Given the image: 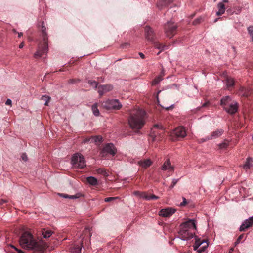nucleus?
Returning <instances> with one entry per match:
<instances>
[{
	"label": "nucleus",
	"mask_w": 253,
	"mask_h": 253,
	"mask_svg": "<svg viewBox=\"0 0 253 253\" xmlns=\"http://www.w3.org/2000/svg\"><path fill=\"white\" fill-rule=\"evenodd\" d=\"M20 245L28 250H34L38 253H42L46 248V245L37 242L29 232H24L19 239Z\"/></svg>",
	"instance_id": "f257e3e1"
},
{
	"label": "nucleus",
	"mask_w": 253,
	"mask_h": 253,
	"mask_svg": "<svg viewBox=\"0 0 253 253\" xmlns=\"http://www.w3.org/2000/svg\"><path fill=\"white\" fill-rule=\"evenodd\" d=\"M146 113L142 109L134 110L130 113L128 123L133 129H140L145 123Z\"/></svg>",
	"instance_id": "f03ea898"
},
{
	"label": "nucleus",
	"mask_w": 253,
	"mask_h": 253,
	"mask_svg": "<svg viewBox=\"0 0 253 253\" xmlns=\"http://www.w3.org/2000/svg\"><path fill=\"white\" fill-rule=\"evenodd\" d=\"M196 229V226L194 220L188 219L179 225V230L178 232V237L183 240H190L194 237V230Z\"/></svg>",
	"instance_id": "7ed1b4c3"
},
{
	"label": "nucleus",
	"mask_w": 253,
	"mask_h": 253,
	"mask_svg": "<svg viewBox=\"0 0 253 253\" xmlns=\"http://www.w3.org/2000/svg\"><path fill=\"white\" fill-rule=\"evenodd\" d=\"M40 26L41 27L43 40L38 44L37 51L34 55V57L35 58H40L42 55L46 53L48 50V37L45 31L46 27L44 22L43 21L42 22Z\"/></svg>",
	"instance_id": "20e7f679"
},
{
	"label": "nucleus",
	"mask_w": 253,
	"mask_h": 253,
	"mask_svg": "<svg viewBox=\"0 0 253 253\" xmlns=\"http://www.w3.org/2000/svg\"><path fill=\"white\" fill-rule=\"evenodd\" d=\"M145 35L146 39L153 43L154 46L157 49L160 50L158 55L164 50L165 45L156 40V35L154 30L149 26L145 27Z\"/></svg>",
	"instance_id": "39448f33"
},
{
	"label": "nucleus",
	"mask_w": 253,
	"mask_h": 253,
	"mask_svg": "<svg viewBox=\"0 0 253 253\" xmlns=\"http://www.w3.org/2000/svg\"><path fill=\"white\" fill-rule=\"evenodd\" d=\"M71 162L75 168L83 169L86 166L84 156L79 153L75 154L72 156Z\"/></svg>",
	"instance_id": "423d86ee"
},
{
	"label": "nucleus",
	"mask_w": 253,
	"mask_h": 253,
	"mask_svg": "<svg viewBox=\"0 0 253 253\" xmlns=\"http://www.w3.org/2000/svg\"><path fill=\"white\" fill-rule=\"evenodd\" d=\"M177 25L174 22L168 21L164 25V30L167 37H172L177 32Z\"/></svg>",
	"instance_id": "0eeeda50"
},
{
	"label": "nucleus",
	"mask_w": 253,
	"mask_h": 253,
	"mask_svg": "<svg viewBox=\"0 0 253 253\" xmlns=\"http://www.w3.org/2000/svg\"><path fill=\"white\" fill-rule=\"evenodd\" d=\"M186 135V132L183 126L176 128L171 134L172 139L173 141L178 140L179 138H183Z\"/></svg>",
	"instance_id": "6e6552de"
},
{
	"label": "nucleus",
	"mask_w": 253,
	"mask_h": 253,
	"mask_svg": "<svg viewBox=\"0 0 253 253\" xmlns=\"http://www.w3.org/2000/svg\"><path fill=\"white\" fill-rule=\"evenodd\" d=\"M116 153V149L114 145L111 143H108L102 149L101 152V156L105 157L107 154H109L114 156Z\"/></svg>",
	"instance_id": "1a4fd4ad"
},
{
	"label": "nucleus",
	"mask_w": 253,
	"mask_h": 253,
	"mask_svg": "<svg viewBox=\"0 0 253 253\" xmlns=\"http://www.w3.org/2000/svg\"><path fill=\"white\" fill-rule=\"evenodd\" d=\"M103 106L108 109H113L115 110H119L122 107V105L117 99L109 100L105 102Z\"/></svg>",
	"instance_id": "9d476101"
},
{
	"label": "nucleus",
	"mask_w": 253,
	"mask_h": 253,
	"mask_svg": "<svg viewBox=\"0 0 253 253\" xmlns=\"http://www.w3.org/2000/svg\"><path fill=\"white\" fill-rule=\"evenodd\" d=\"M176 210L172 208H164L161 210L159 215L164 217H169L175 213Z\"/></svg>",
	"instance_id": "9b49d317"
},
{
	"label": "nucleus",
	"mask_w": 253,
	"mask_h": 253,
	"mask_svg": "<svg viewBox=\"0 0 253 253\" xmlns=\"http://www.w3.org/2000/svg\"><path fill=\"white\" fill-rule=\"evenodd\" d=\"M239 105L236 102H234L229 104V107H224V109L229 114H235L238 110Z\"/></svg>",
	"instance_id": "f8f14e48"
},
{
	"label": "nucleus",
	"mask_w": 253,
	"mask_h": 253,
	"mask_svg": "<svg viewBox=\"0 0 253 253\" xmlns=\"http://www.w3.org/2000/svg\"><path fill=\"white\" fill-rule=\"evenodd\" d=\"M112 89L113 87L110 84L100 85L98 86V92L100 96H102L104 93L112 90Z\"/></svg>",
	"instance_id": "ddd939ff"
},
{
	"label": "nucleus",
	"mask_w": 253,
	"mask_h": 253,
	"mask_svg": "<svg viewBox=\"0 0 253 253\" xmlns=\"http://www.w3.org/2000/svg\"><path fill=\"white\" fill-rule=\"evenodd\" d=\"M253 225V216L246 219L240 227V231H245Z\"/></svg>",
	"instance_id": "4468645a"
},
{
	"label": "nucleus",
	"mask_w": 253,
	"mask_h": 253,
	"mask_svg": "<svg viewBox=\"0 0 253 253\" xmlns=\"http://www.w3.org/2000/svg\"><path fill=\"white\" fill-rule=\"evenodd\" d=\"M224 131L222 129H219L215 131L212 132L210 135L205 137V140H210L213 139L217 138L220 137L223 133Z\"/></svg>",
	"instance_id": "2eb2a0df"
},
{
	"label": "nucleus",
	"mask_w": 253,
	"mask_h": 253,
	"mask_svg": "<svg viewBox=\"0 0 253 253\" xmlns=\"http://www.w3.org/2000/svg\"><path fill=\"white\" fill-rule=\"evenodd\" d=\"M173 0H159L157 6L159 9H162L168 7L173 2Z\"/></svg>",
	"instance_id": "dca6fc26"
},
{
	"label": "nucleus",
	"mask_w": 253,
	"mask_h": 253,
	"mask_svg": "<svg viewBox=\"0 0 253 253\" xmlns=\"http://www.w3.org/2000/svg\"><path fill=\"white\" fill-rule=\"evenodd\" d=\"M162 169L163 170H169L170 171H174V167L171 165L169 159L166 160L162 167Z\"/></svg>",
	"instance_id": "f3484780"
},
{
	"label": "nucleus",
	"mask_w": 253,
	"mask_h": 253,
	"mask_svg": "<svg viewBox=\"0 0 253 253\" xmlns=\"http://www.w3.org/2000/svg\"><path fill=\"white\" fill-rule=\"evenodd\" d=\"M140 197L143 198L147 200H157L159 199V197L154 194L148 195L145 192H141Z\"/></svg>",
	"instance_id": "a211bd4d"
},
{
	"label": "nucleus",
	"mask_w": 253,
	"mask_h": 253,
	"mask_svg": "<svg viewBox=\"0 0 253 253\" xmlns=\"http://www.w3.org/2000/svg\"><path fill=\"white\" fill-rule=\"evenodd\" d=\"M102 141V137L100 136H92L89 138H86L85 142H94L96 144H99Z\"/></svg>",
	"instance_id": "6ab92c4d"
},
{
	"label": "nucleus",
	"mask_w": 253,
	"mask_h": 253,
	"mask_svg": "<svg viewBox=\"0 0 253 253\" xmlns=\"http://www.w3.org/2000/svg\"><path fill=\"white\" fill-rule=\"evenodd\" d=\"M217 8L218 11L216 13L217 16H220L222 15L225 11L226 8L224 3L219 2L217 5Z\"/></svg>",
	"instance_id": "aec40b11"
},
{
	"label": "nucleus",
	"mask_w": 253,
	"mask_h": 253,
	"mask_svg": "<svg viewBox=\"0 0 253 253\" xmlns=\"http://www.w3.org/2000/svg\"><path fill=\"white\" fill-rule=\"evenodd\" d=\"M91 236L90 230L88 228H86L83 231V233L81 236V241L83 243V240L84 238H90Z\"/></svg>",
	"instance_id": "412c9836"
},
{
	"label": "nucleus",
	"mask_w": 253,
	"mask_h": 253,
	"mask_svg": "<svg viewBox=\"0 0 253 253\" xmlns=\"http://www.w3.org/2000/svg\"><path fill=\"white\" fill-rule=\"evenodd\" d=\"M231 101V98L229 96H226L223 97L220 101V105L224 108V107H226L227 105H229V102Z\"/></svg>",
	"instance_id": "4be33fe9"
},
{
	"label": "nucleus",
	"mask_w": 253,
	"mask_h": 253,
	"mask_svg": "<svg viewBox=\"0 0 253 253\" xmlns=\"http://www.w3.org/2000/svg\"><path fill=\"white\" fill-rule=\"evenodd\" d=\"M139 164L142 167L147 168L151 165L152 162L150 159H147L140 161Z\"/></svg>",
	"instance_id": "5701e85b"
},
{
	"label": "nucleus",
	"mask_w": 253,
	"mask_h": 253,
	"mask_svg": "<svg viewBox=\"0 0 253 253\" xmlns=\"http://www.w3.org/2000/svg\"><path fill=\"white\" fill-rule=\"evenodd\" d=\"M41 232L44 238H48L50 237L53 233L52 231L46 229H42Z\"/></svg>",
	"instance_id": "b1692460"
},
{
	"label": "nucleus",
	"mask_w": 253,
	"mask_h": 253,
	"mask_svg": "<svg viewBox=\"0 0 253 253\" xmlns=\"http://www.w3.org/2000/svg\"><path fill=\"white\" fill-rule=\"evenodd\" d=\"M86 181L90 185L92 186H95L98 183L97 179L92 176L87 177Z\"/></svg>",
	"instance_id": "393cba45"
},
{
	"label": "nucleus",
	"mask_w": 253,
	"mask_h": 253,
	"mask_svg": "<svg viewBox=\"0 0 253 253\" xmlns=\"http://www.w3.org/2000/svg\"><path fill=\"white\" fill-rule=\"evenodd\" d=\"M82 247L79 245H75L71 248V253H81Z\"/></svg>",
	"instance_id": "a878e982"
},
{
	"label": "nucleus",
	"mask_w": 253,
	"mask_h": 253,
	"mask_svg": "<svg viewBox=\"0 0 253 253\" xmlns=\"http://www.w3.org/2000/svg\"><path fill=\"white\" fill-rule=\"evenodd\" d=\"M226 83L227 87L229 88L234 85L235 82L233 78L228 77L226 79Z\"/></svg>",
	"instance_id": "bb28decb"
},
{
	"label": "nucleus",
	"mask_w": 253,
	"mask_h": 253,
	"mask_svg": "<svg viewBox=\"0 0 253 253\" xmlns=\"http://www.w3.org/2000/svg\"><path fill=\"white\" fill-rule=\"evenodd\" d=\"M164 75V73L162 71L161 74L156 78L152 82V85H155L158 84L161 81L163 80V77Z\"/></svg>",
	"instance_id": "cd10ccee"
},
{
	"label": "nucleus",
	"mask_w": 253,
	"mask_h": 253,
	"mask_svg": "<svg viewBox=\"0 0 253 253\" xmlns=\"http://www.w3.org/2000/svg\"><path fill=\"white\" fill-rule=\"evenodd\" d=\"M96 172L97 174L102 175L105 177H107L108 175L106 170L103 168H99L96 169Z\"/></svg>",
	"instance_id": "c85d7f7f"
},
{
	"label": "nucleus",
	"mask_w": 253,
	"mask_h": 253,
	"mask_svg": "<svg viewBox=\"0 0 253 253\" xmlns=\"http://www.w3.org/2000/svg\"><path fill=\"white\" fill-rule=\"evenodd\" d=\"M59 195L62 197H64L65 198H69L70 199H76V198H78L80 197V195L79 194H76L75 195H71V196L68 195L66 194H62V193L59 194Z\"/></svg>",
	"instance_id": "c756f323"
},
{
	"label": "nucleus",
	"mask_w": 253,
	"mask_h": 253,
	"mask_svg": "<svg viewBox=\"0 0 253 253\" xmlns=\"http://www.w3.org/2000/svg\"><path fill=\"white\" fill-rule=\"evenodd\" d=\"M204 241L201 242L199 239H195V242L194 245V249L195 250H197L201 244L204 243Z\"/></svg>",
	"instance_id": "7c9ffc66"
},
{
	"label": "nucleus",
	"mask_w": 253,
	"mask_h": 253,
	"mask_svg": "<svg viewBox=\"0 0 253 253\" xmlns=\"http://www.w3.org/2000/svg\"><path fill=\"white\" fill-rule=\"evenodd\" d=\"M251 162H252V160L251 158H247L245 164L244 165V166H243L244 169H249L251 167Z\"/></svg>",
	"instance_id": "2f4dec72"
},
{
	"label": "nucleus",
	"mask_w": 253,
	"mask_h": 253,
	"mask_svg": "<svg viewBox=\"0 0 253 253\" xmlns=\"http://www.w3.org/2000/svg\"><path fill=\"white\" fill-rule=\"evenodd\" d=\"M92 111L95 116H98L99 115V111L97 108V104H94L92 106Z\"/></svg>",
	"instance_id": "473e14b6"
},
{
	"label": "nucleus",
	"mask_w": 253,
	"mask_h": 253,
	"mask_svg": "<svg viewBox=\"0 0 253 253\" xmlns=\"http://www.w3.org/2000/svg\"><path fill=\"white\" fill-rule=\"evenodd\" d=\"M203 21H204V18L200 16V17L197 18V19H195L193 21L192 24L193 25L196 26L197 25L200 24Z\"/></svg>",
	"instance_id": "72a5a7b5"
},
{
	"label": "nucleus",
	"mask_w": 253,
	"mask_h": 253,
	"mask_svg": "<svg viewBox=\"0 0 253 253\" xmlns=\"http://www.w3.org/2000/svg\"><path fill=\"white\" fill-rule=\"evenodd\" d=\"M229 142L227 140H225L223 143H220L219 145V147L220 149H225L229 146Z\"/></svg>",
	"instance_id": "f704fd0d"
},
{
	"label": "nucleus",
	"mask_w": 253,
	"mask_h": 253,
	"mask_svg": "<svg viewBox=\"0 0 253 253\" xmlns=\"http://www.w3.org/2000/svg\"><path fill=\"white\" fill-rule=\"evenodd\" d=\"M233 9L236 14H239L242 10V7L240 6L234 5Z\"/></svg>",
	"instance_id": "c9c22d12"
},
{
	"label": "nucleus",
	"mask_w": 253,
	"mask_h": 253,
	"mask_svg": "<svg viewBox=\"0 0 253 253\" xmlns=\"http://www.w3.org/2000/svg\"><path fill=\"white\" fill-rule=\"evenodd\" d=\"M248 33L251 37L252 41L253 42V25L249 26L248 28Z\"/></svg>",
	"instance_id": "e433bc0d"
},
{
	"label": "nucleus",
	"mask_w": 253,
	"mask_h": 253,
	"mask_svg": "<svg viewBox=\"0 0 253 253\" xmlns=\"http://www.w3.org/2000/svg\"><path fill=\"white\" fill-rule=\"evenodd\" d=\"M88 83L92 86H93L94 88H96L97 87L98 84L95 81H91L89 80L88 81Z\"/></svg>",
	"instance_id": "4c0bfd02"
},
{
	"label": "nucleus",
	"mask_w": 253,
	"mask_h": 253,
	"mask_svg": "<svg viewBox=\"0 0 253 253\" xmlns=\"http://www.w3.org/2000/svg\"><path fill=\"white\" fill-rule=\"evenodd\" d=\"M204 243H206V245L202 246V247H201L197 249V250H196L199 253H201L203 251H205V250L206 249V248H207V247L208 246V244L207 243L205 242Z\"/></svg>",
	"instance_id": "58836bf2"
},
{
	"label": "nucleus",
	"mask_w": 253,
	"mask_h": 253,
	"mask_svg": "<svg viewBox=\"0 0 253 253\" xmlns=\"http://www.w3.org/2000/svg\"><path fill=\"white\" fill-rule=\"evenodd\" d=\"M179 179H173L172 180V183H171V185L169 186V189H172L173 188V187L176 184V183H177V182L178 181Z\"/></svg>",
	"instance_id": "ea45409f"
},
{
	"label": "nucleus",
	"mask_w": 253,
	"mask_h": 253,
	"mask_svg": "<svg viewBox=\"0 0 253 253\" xmlns=\"http://www.w3.org/2000/svg\"><path fill=\"white\" fill-rule=\"evenodd\" d=\"M47 99V100L45 101L44 105L45 106H48V102H49V100H50V97L49 96H42V99Z\"/></svg>",
	"instance_id": "a19ab883"
},
{
	"label": "nucleus",
	"mask_w": 253,
	"mask_h": 253,
	"mask_svg": "<svg viewBox=\"0 0 253 253\" xmlns=\"http://www.w3.org/2000/svg\"><path fill=\"white\" fill-rule=\"evenodd\" d=\"M117 198H118V197H107L105 199L104 201L106 202H111Z\"/></svg>",
	"instance_id": "79ce46f5"
},
{
	"label": "nucleus",
	"mask_w": 253,
	"mask_h": 253,
	"mask_svg": "<svg viewBox=\"0 0 253 253\" xmlns=\"http://www.w3.org/2000/svg\"><path fill=\"white\" fill-rule=\"evenodd\" d=\"M243 237H244V234H242V235H240L238 237V239H237V241L235 242V245H236L238 244H239L241 242V240L243 238Z\"/></svg>",
	"instance_id": "37998d69"
},
{
	"label": "nucleus",
	"mask_w": 253,
	"mask_h": 253,
	"mask_svg": "<svg viewBox=\"0 0 253 253\" xmlns=\"http://www.w3.org/2000/svg\"><path fill=\"white\" fill-rule=\"evenodd\" d=\"M227 12L229 15H232L235 13L233 9H232L231 8H228L227 10Z\"/></svg>",
	"instance_id": "c03bdc74"
},
{
	"label": "nucleus",
	"mask_w": 253,
	"mask_h": 253,
	"mask_svg": "<svg viewBox=\"0 0 253 253\" xmlns=\"http://www.w3.org/2000/svg\"><path fill=\"white\" fill-rule=\"evenodd\" d=\"M21 157L24 161H26L28 159L26 153H22Z\"/></svg>",
	"instance_id": "a18cd8bd"
},
{
	"label": "nucleus",
	"mask_w": 253,
	"mask_h": 253,
	"mask_svg": "<svg viewBox=\"0 0 253 253\" xmlns=\"http://www.w3.org/2000/svg\"><path fill=\"white\" fill-rule=\"evenodd\" d=\"M155 128L162 129L163 128V126H161V125H155L154 127H153V128L152 130L153 132H154V129Z\"/></svg>",
	"instance_id": "49530a36"
},
{
	"label": "nucleus",
	"mask_w": 253,
	"mask_h": 253,
	"mask_svg": "<svg viewBox=\"0 0 253 253\" xmlns=\"http://www.w3.org/2000/svg\"><path fill=\"white\" fill-rule=\"evenodd\" d=\"M182 198H183V201H182V202H181L180 203V205L181 206H184L187 204L186 199L184 197H183Z\"/></svg>",
	"instance_id": "de8ad7c7"
},
{
	"label": "nucleus",
	"mask_w": 253,
	"mask_h": 253,
	"mask_svg": "<svg viewBox=\"0 0 253 253\" xmlns=\"http://www.w3.org/2000/svg\"><path fill=\"white\" fill-rule=\"evenodd\" d=\"M11 247L14 249L16 251H17L18 253H24V252L21 250H18L17 248H16L15 246H14L13 245H11Z\"/></svg>",
	"instance_id": "09e8293b"
},
{
	"label": "nucleus",
	"mask_w": 253,
	"mask_h": 253,
	"mask_svg": "<svg viewBox=\"0 0 253 253\" xmlns=\"http://www.w3.org/2000/svg\"><path fill=\"white\" fill-rule=\"evenodd\" d=\"M79 80H76V79H70L69 80V83L71 84H74L75 83H77V82H79Z\"/></svg>",
	"instance_id": "8fccbe9b"
},
{
	"label": "nucleus",
	"mask_w": 253,
	"mask_h": 253,
	"mask_svg": "<svg viewBox=\"0 0 253 253\" xmlns=\"http://www.w3.org/2000/svg\"><path fill=\"white\" fill-rule=\"evenodd\" d=\"M7 202V201L3 199H0V207H1L2 205H3V204Z\"/></svg>",
	"instance_id": "3c124183"
},
{
	"label": "nucleus",
	"mask_w": 253,
	"mask_h": 253,
	"mask_svg": "<svg viewBox=\"0 0 253 253\" xmlns=\"http://www.w3.org/2000/svg\"><path fill=\"white\" fill-rule=\"evenodd\" d=\"M134 194L137 196H138L140 197V194H141V191H135L133 192Z\"/></svg>",
	"instance_id": "603ef678"
},
{
	"label": "nucleus",
	"mask_w": 253,
	"mask_h": 253,
	"mask_svg": "<svg viewBox=\"0 0 253 253\" xmlns=\"http://www.w3.org/2000/svg\"><path fill=\"white\" fill-rule=\"evenodd\" d=\"M11 104H12L11 100L9 99H7V100L6 101V102H5V104L7 105H11Z\"/></svg>",
	"instance_id": "864d4df0"
},
{
	"label": "nucleus",
	"mask_w": 253,
	"mask_h": 253,
	"mask_svg": "<svg viewBox=\"0 0 253 253\" xmlns=\"http://www.w3.org/2000/svg\"><path fill=\"white\" fill-rule=\"evenodd\" d=\"M139 55L142 59H144L145 58V55L142 52H139Z\"/></svg>",
	"instance_id": "5fc2aeb1"
},
{
	"label": "nucleus",
	"mask_w": 253,
	"mask_h": 253,
	"mask_svg": "<svg viewBox=\"0 0 253 253\" xmlns=\"http://www.w3.org/2000/svg\"><path fill=\"white\" fill-rule=\"evenodd\" d=\"M128 45L129 44L128 43H125L124 44H122L121 47L123 48H126V46Z\"/></svg>",
	"instance_id": "6e6d98bb"
},
{
	"label": "nucleus",
	"mask_w": 253,
	"mask_h": 253,
	"mask_svg": "<svg viewBox=\"0 0 253 253\" xmlns=\"http://www.w3.org/2000/svg\"><path fill=\"white\" fill-rule=\"evenodd\" d=\"M23 46H24V42H22V43H21L19 44V47L20 48H22L23 47Z\"/></svg>",
	"instance_id": "4d7b16f0"
},
{
	"label": "nucleus",
	"mask_w": 253,
	"mask_h": 253,
	"mask_svg": "<svg viewBox=\"0 0 253 253\" xmlns=\"http://www.w3.org/2000/svg\"><path fill=\"white\" fill-rule=\"evenodd\" d=\"M209 103L208 102H205L203 104L202 107H206L209 105Z\"/></svg>",
	"instance_id": "13d9d810"
},
{
	"label": "nucleus",
	"mask_w": 253,
	"mask_h": 253,
	"mask_svg": "<svg viewBox=\"0 0 253 253\" xmlns=\"http://www.w3.org/2000/svg\"><path fill=\"white\" fill-rule=\"evenodd\" d=\"M205 140V138H202V139H201L200 140H199V142H204L205 141H206L207 140Z\"/></svg>",
	"instance_id": "bf43d9fd"
},
{
	"label": "nucleus",
	"mask_w": 253,
	"mask_h": 253,
	"mask_svg": "<svg viewBox=\"0 0 253 253\" xmlns=\"http://www.w3.org/2000/svg\"><path fill=\"white\" fill-rule=\"evenodd\" d=\"M229 2L228 0H223V1L222 3H228Z\"/></svg>",
	"instance_id": "052dcab7"
},
{
	"label": "nucleus",
	"mask_w": 253,
	"mask_h": 253,
	"mask_svg": "<svg viewBox=\"0 0 253 253\" xmlns=\"http://www.w3.org/2000/svg\"><path fill=\"white\" fill-rule=\"evenodd\" d=\"M18 37L20 38L22 35V33H18Z\"/></svg>",
	"instance_id": "680f3d73"
},
{
	"label": "nucleus",
	"mask_w": 253,
	"mask_h": 253,
	"mask_svg": "<svg viewBox=\"0 0 253 253\" xmlns=\"http://www.w3.org/2000/svg\"><path fill=\"white\" fill-rule=\"evenodd\" d=\"M173 108V106H170L169 107L167 108L166 109L167 110H169V109H171V108Z\"/></svg>",
	"instance_id": "e2e57ef3"
},
{
	"label": "nucleus",
	"mask_w": 253,
	"mask_h": 253,
	"mask_svg": "<svg viewBox=\"0 0 253 253\" xmlns=\"http://www.w3.org/2000/svg\"><path fill=\"white\" fill-rule=\"evenodd\" d=\"M233 249H231V250L229 252V253H231L233 251Z\"/></svg>",
	"instance_id": "0e129e2a"
},
{
	"label": "nucleus",
	"mask_w": 253,
	"mask_h": 253,
	"mask_svg": "<svg viewBox=\"0 0 253 253\" xmlns=\"http://www.w3.org/2000/svg\"><path fill=\"white\" fill-rule=\"evenodd\" d=\"M217 20H218V19H216L214 20V22H216L217 21Z\"/></svg>",
	"instance_id": "69168bd1"
},
{
	"label": "nucleus",
	"mask_w": 253,
	"mask_h": 253,
	"mask_svg": "<svg viewBox=\"0 0 253 253\" xmlns=\"http://www.w3.org/2000/svg\"><path fill=\"white\" fill-rule=\"evenodd\" d=\"M43 100L46 101L47 100V99H43Z\"/></svg>",
	"instance_id": "338daca9"
},
{
	"label": "nucleus",
	"mask_w": 253,
	"mask_h": 253,
	"mask_svg": "<svg viewBox=\"0 0 253 253\" xmlns=\"http://www.w3.org/2000/svg\"><path fill=\"white\" fill-rule=\"evenodd\" d=\"M217 0H214V2H215Z\"/></svg>",
	"instance_id": "774afa93"
}]
</instances>
